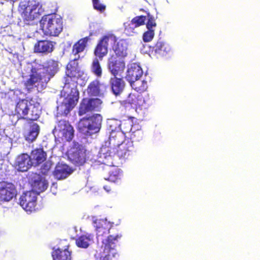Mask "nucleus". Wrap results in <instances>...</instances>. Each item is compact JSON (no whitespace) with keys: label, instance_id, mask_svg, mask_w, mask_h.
<instances>
[{"label":"nucleus","instance_id":"bb28decb","mask_svg":"<svg viewBox=\"0 0 260 260\" xmlns=\"http://www.w3.org/2000/svg\"><path fill=\"white\" fill-rule=\"evenodd\" d=\"M145 20L146 17L143 16H137L134 18L128 25L126 27L125 31L129 34L131 32H135V28L144 24Z\"/></svg>","mask_w":260,"mask_h":260},{"label":"nucleus","instance_id":"f8f14e48","mask_svg":"<svg viewBox=\"0 0 260 260\" xmlns=\"http://www.w3.org/2000/svg\"><path fill=\"white\" fill-rule=\"evenodd\" d=\"M102 101L96 99H84L80 104L79 114L81 116L88 112L99 111L102 109Z\"/></svg>","mask_w":260,"mask_h":260},{"label":"nucleus","instance_id":"2eb2a0df","mask_svg":"<svg viewBox=\"0 0 260 260\" xmlns=\"http://www.w3.org/2000/svg\"><path fill=\"white\" fill-rule=\"evenodd\" d=\"M15 186L7 182H0V201H9L16 196Z\"/></svg>","mask_w":260,"mask_h":260},{"label":"nucleus","instance_id":"4be33fe9","mask_svg":"<svg viewBox=\"0 0 260 260\" xmlns=\"http://www.w3.org/2000/svg\"><path fill=\"white\" fill-rule=\"evenodd\" d=\"M15 164L17 169L21 172L26 171L32 166L29 155L25 153L17 157Z\"/></svg>","mask_w":260,"mask_h":260},{"label":"nucleus","instance_id":"4468645a","mask_svg":"<svg viewBox=\"0 0 260 260\" xmlns=\"http://www.w3.org/2000/svg\"><path fill=\"white\" fill-rule=\"evenodd\" d=\"M108 69L114 77L120 76L125 69V62L123 59L112 56L108 60Z\"/></svg>","mask_w":260,"mask_h":260},{"label":"nucleus","instance_id":"6ab92c4d","mask_svg":"<svg viewBox=\"0 0 260 260\" xmlns=\"http://www.w3.org/2000/svg\"><path fill=\"white\" fill-rule=\"evenodd\" d=\"M142 75L143 71L141 67L139 64L134 63L128 66L125 78L131 83L137 79H139Z\"/></svg>","mask_w":260,"mask_h":260},{"label":"nucleus","instance_id":"c756f323","mask_svg":"<svg viewBox=\"0 0 260 260\" xmlns=\"http://www.w3.org/2000/svg\"><path fill=\"white\" fill-rule=\"evenodd\" d=\"M93 242V236L86 234L80 236L76 239V245L81 248H86Z\"/></svg>","mask_w":260,"mask_h":260},{"label":"nucleus","instance_id":"4c0bfd02","mask_svg":"<svg viewBox=\"0 0 260 260\" xmlns=\"http://www.w3.org/2000/svg\"><path fill=\"white\" fill-rule=\"evenodd\" d=\"M154 36V29H148L143 36V39L145 42H150Z\"/></svg>","mask_w":260,"mask_h":260},{"label":"nucleus","instance_id":"423d86ee","mask_svg":"<svg viewBox=\"0 0 260 260\" xmlns=\"http://www.w3.org/2000/svg\"><path fill=\"white\" fill-rule=\"evenodd\" d=\"M19 10L26 24H32L33 21L38 18L44 11L42 5L36 1H21Z\"/></svg>","mask_w":260,"mask_h":260},{"label":"nucleus","instance_id":"ea45409f","mask_svg":"<svg viewBox=\"0 0 260 260\" xmlns=\"http://www.w3.org/2000/svg\"><path fill=\"white\" fill-rule=\"evenodd\" d=\"M156 26V23L153 18L149 16L148 21L146 26L148 29H154L153 28Z\"/></svg>","mask_w":260,"mask_h":260},{"label":"nucleus","instance_id":"aec40b11","mask_svg":"<svg viewBox=\"0 0 260 260\" xmlns=\"http://www.w3.org/2000/svg\"><path fill=\"white\" fill-rule=\"evenodd\" d=\"M126 102L137 112H139V110L141 111L145 105V101L140 93H131L127 98Z\"/></svg>","mask_w":260,"mask_h":260},{"label":"nucleus","instance_id":"0eeeda50","mask_svg":"<svg viewBox=\"0 0 260 260\" xmlns=\"http://www.w3.org/2000/svg\"><path fill=\"white\" fill-rule=\"evenodd\" d=\"M16 112L20 116L30 120H36L40 114V107L38 103L27 100L19 101L16 106Z\"/></svg>","mask_w":260,"mask_h":260},{"label":"nucleus","instance_id":"58836bf2","mask_svg":"<svg viewBox=\"0 0 260 260\" xmlns=\"http://www.w3.org/2000/svg\"><path fill=\"white\" fill-rule=\"evenodd\" d=\"M93 7L95 10L103 12L105 9V6L101 4L99 0H92Z\"/></svg>","mask_w":260,"mask_h":260},{"label":"nucleus","instance_id":"a878e982","mask_svg":"<svg viewBox=\"0 0 260 260\" xmlns=\"http://www.w3.org/2000/svg\"><path fill=\"white\" fill-rule=\"evenodd\" d=\"M110 84L113 93L116 95L120 94L125 87L124 81L121 78L113 77L110 79Z\"/></svg>","mask_w":260,"mask_h":260},{"label":"nucleus","instance_id":"f03ea898","mask_svg":"<svg viewBox=\"0 0 260 260\" xmlns=\"http://www.w3.org/2000/svg\"><path fill=\"white\" fill-rule=\"evenodd\" d=\"M93 226L97 231L98 241H101L102 256L103 260H111L113 258H117L119 254L115 249L116 242L121 237V235L116 236L110 235L106 238H104V235L109 233L110 229L112 225L110 222H107V219H98L95 217H92Z\"/></svg>","mask_w":260,"mask_h":260},{"label":"nucleus","instance_id":"39448f33","mask_svg":"<svg viewBox=\"0 0 260 260\" xmlns=\"http://www.w3.org/2000/svg\"><path fill=\"white\" fill-rule=\"evenodd\" d=\"M89 39L88 37H85L73 46L71 55L72 60L67 66L66 74L67 77L64 79L66 82L76 81L77 79L82 77L83 72L80 70L77 61L80 58L79 53L83 51Z\"/></svg>","mask_w":260,"mask_h":260},{"label":"nucleus","instance_id":"72a5a7b5","mask_svg":"<svg viewBox=\"0 0 260 260\" xmlns=\"http://www.w3.org/2000/svg\"><path fill=\"white\" fill-rule=\"evenodd\" d=\"M122 128H120V131L123 132L125 135L126 133H132V134L135 133H140V131H139L138 128L137 129H135V126H132V122L129 120L125 121L121 123Z\"/></svg>","mask_w":260,"mask_h":260},{"label":"nucleus","instance_id":"c9c22d12","mask_svg":"<svg viewBox=\"0 0 260 260\" xmlns=\"http://www.w3.org/2000/svg\"><path fill=\"white\" fill-rule=\"evenodd\" d=\"M91 71L98 77H101L102 76V69L99 59L96 57L93 60L91 66Z\"/></svg>","mask_w":260,"mask_h":260},{"label":"nucleus","instance_id":"a19ab883","mask_svg":"<svg viewBox=\"0 0 260 260\" xmlns=\"http://www.w3.org/2000/svg\"><path fill=\"white\" fill-rule=\"evenodd\" d=\"M104 188L105 190H106V191H107V192H109L110 190V187H108L107 186H105L104 187Z\"/></svg>","mask_w":260,"mask_h":260},{"label":"nucleus","instance_id":"20e7f679","mask_svg":"<svg viewBox=\"0 0 260 260\" xmlns=\"http://www.w3.org/2000/svg\"><path fill=\"white\" fill-rule=\"evenodd\" d=\"M126 139L123 132L120 131L111 132L108 141L100 149L98 162L107 165L112 164V156L116 147Z\"/></svg>","mask_w":260,"mask_h":260},{"label":"nucleus","instance_id":"b1692460","mask_svg":"<svg viewBox=\"0 0 260 260\" xmlns=\"http://www.w3.org/2000/svg\"><path fill=\"white\" fill-rule=\"evenodd\" d=\"M40 128L38 124L32 122L24 132V137L26 141L32 142L36 140L39 133Z\"/></svg>","mask_w":260,"mask_h":260},{"label":"nucleus","instance_id":"7c9ffc66","mask_svg":"<svg viewBox=\"0 0 260 260\" xmlns=\"http://www.w3.org/2000/svg\"><path fill=\"white\" fill-rule=\"evenodd\" d=\"M154 48L155 52L160 56H165L171 52L170 46L161 41L157 42Z\"/></svg>","mask_w":260,"mask_h":260},{"label":"nucleus","instance_id":"9b49d317","mask_svg":"<svg viewBox=\"0 0 260 260\" xmlns=\"http://www.w3.org/2000/svg\"><path fill=\"white\" fill-rule=\"evenodd\" d=\"M116 41V38L113 35H108L102 37L99 41L94 51L96 58L100 60L106 56L108 52L109 45H112Z\"/></svg>","mask_w":260,"mask_h":260},{"label":"nucleus","instance_id":"f257e3e1","mask_svg":"<svg viewBox=\"0 0 260 260\" xmlns=\"http://www.w3.org/2000/svg\"><path fill=\"white\" fill-rule=\"evenodd\" d=\"M58 69V62L51 59L43 64L36 62L33 64H29L27 70L30 73V78L25 82V84L28 88L34 86L37 87L38 89H42L57 73Z\"/></svg>","mask_w":260,"mask_h":260},{"label":"nucleus","instance_id":"6e6552de","mask_svg":"<svg viewBox=\"0 0 260 260\" xmlns=\"http://www.w3.org/2000/svg\"><path fill=\"white\" fill-rule=\"evenodd\" d=\"M40 24L43 32L46 35L57 36L62 30L61 19L54 15L43 16Z\"/></svg>","mask_w":260,"mask_h":260},{"label":"nucleus","instance_id":"412c9836","mask_svg":"<svg viewBox=\"0 0 260 260\" xmlns=\"http://www.w3.org/2000/svg\"><path fill=\"white\" fill-rule=\"evenodd\" d=\"M72 172L73 170L69 166L59 163L55 167L53 175L56 179L61 180L67 178Z\"/></svg>","mask_w":260,"mask_h":260},{"label":"nucleus","instance_id":"1a4fd4ad","mask_svg":"<svg viewBox=\"0 0 260 260\" xmlns=\"http://www.w3.org/2000/svg\"><path fill=\"white\" fill-rule=\"evenodd\" d=\"M102 121V117L99 114H94L88 118H84L78 123V130L85 135L90 136L100 131Z\"/></svg>","mask_w":260,"mask_h":260},{"label":"nucleus","instance_id":"f3484780","mask_svg":"<svg viewBox=\"0 0 260 260\" xmlns=\"http://www.w3.org/2000/svg\"><path fill=\"white\" fill-rule=\"evenodd\" d=\"M134 150L133 142L130 139H127L116 147L113 154L116 153L119 157L126 158L132 153Z\"/></svg>","mask_w":260,"mask_h":260},{"label":"nucleus","instance_id":"c85d7f7f","mask_svg":"<svg viewBox=\"0 0 260 260\" xmlns=\"http://www.w3.org/2000/svg\"><path fill=\"white\" fill-rule=\"evenodd\" d=\"M101 85L98 80L91 82L87 89V92L90 96H100L102 94Z\"/></svg>","mask_w":260,"mask_h":260},{"label":"nucleus","instance_id":"dca6fc26","mask_svg":"<svg viewBox=\"0 0 260 260\" xmlns=\"http://www.w3.org/2000/svg\"><path fill=\"white\" fill-rule=\"evenodd\" d=\"M68 156L70 161L76 165H81L85 161V150L79 146L71 148L68 151Z\"/></svg>","mask_w":260,"mask_h":260},{"label":"nucleus","instance_id":"9d476101","mask_svg":"<svg viewBox=\"0 0 260 260\" xmlns=\"http://www.w3.org/2000/svg\"><path fill=\"white\" fill-rule=\"evenodd\" d=\"M56 139L59 141H70L74 137V129L66 120H60L53 131Z\"/></svg>","mask_w":260,"mask_h":260},{"label":"nucleus","instance_id":"5701e85b","mask_svg":"<svg viewBox=\"0 0 260 260\" xmlns=\"http://www.w3.org/2000/svg\"><path fill=\"white\" fill-rule=\"evenodd\" d=\"M32 166H37L43 162L46 158V154L41 148L32 150L29 155Z\"/></svg>","mask_w":260,"mask_h":260},{"label":"nucleus","instance_id":"473e14b6","mask_svg":"<svg viewBox=\"0 0 260 260\" xmlns=\"http://www.w3.org/2000/svg\"><path fill=\"white\" fill-rule=\"evenodd\" d=\"M132 87L140 93L145 91L147 88V83L145 80L137 79L130 83Z\"/></svg>","mask_w":260,"mask_h":260},{"label":"nucleus","instance_id":"393cba45","mask_svg":"<svg viewBox=\"0 0 260 260\" xmlns=\"http://www.w3.org/2000/svg\"><path fill=\"white\" fill-rule=\"evenodd\" d=\"M54 45L52 42L49 41H39L34 47L35 51L42 53H48L53 50Z\"/></svg>","mask_w":260,"mask_h":260},{"label":"nucleus","instance_id":"f704fd0d","mask_svg":"<svg viewBox=\"0 0 260 260\" xmlns=\"http://www.w3.org/2000/svg\"><path fill=\"white\" fill-rule=\"evenodd\" d=\"M122 176V171L118 168H113L112 170L110 171L109 177L107 179L109 181L115 182L118 180L121 179ZM107 180L106 178H105Z\"/></svg>","mask_w":260,"mask_h":260},{"label":"nucleus","instance_id":"7ed1b4c3","mask_svg":"<svg viewBox=\"0 0 260 260\" xmlns=\"http://www.w3.org/2000/svg\"><path fill=\"white\" fill-rule=\"evenodd\" d=\"M76 81H65L61 91V104L57 106L58 114L67 115L75 107L78 100L79 92L76 88Z\"/></svg>","mask_w":260,"mask_h":260},{"label":"nucleus","instance_id":"2f4dec72","mask_svg":"<svg viewBox=\"0 0 260 260\" xmlns=\"http://www.w3.org/2000/svg\"><path fill=\"white\" fill-rule=\"evenodd\" d=\"M53 260H70V252L67 249H57L52 253Z\"/></svg>","mask_w":260,"mask_h":260},{"label":"nucleus","instance_id":"e433bc0d","mask_svg":"<svg viewBox=\"0 0 260 260\" xmlns=\"http://www.w3.org/2000/svg\"><path fill=\"white\" fill-rule=\"evenodd\" d=\"M107 124L111 132L120 131L119 126L121 125V122L115 119H109Z\"/></svg>","mask_w":260,"mask_h":260},{"label":"nucleus","instance_id":"ddd939ff","mask_svg":"<svg viewBox=\"0 0 260 260\" xmlns=\"http://www.w3.org/2000/svg\"><path fill=\"white\" fill-rule=\"evenodd\" d=\"M37 196V193L32 191L23 193L19 199L20 205L26 212H32L36 205Z\"/></svg>","mask_w":260,"mask_h":260},{"label":"nucleus","instance_id":"cd10ccee","mask_svg":"<svg viewBox=\"0 0 260 260\" xmlns=\"http://www.w3.org/2000/svg\"><path fill=\"white\" fill-rule=\"evenodd\" d=\"M127 45L125 40H121L113 47V49L116 55L120 57H124L127 55Z\"/></svg>","mask_w":260,"mask_h":260},{"label":"nucleus","instance_id":"a211bd4d","mask_svg":"<svg viewBox=\"0 0 260 260\" xmlns=\"http://www.w3.org/2000/svg\"><path fill=\"white\" fill-rule=\"evenodd\" d=\"M32 191H34L37 195L45 191L48 187V182L45 179L41 176L35 174L31 181Z\"/></svg>","mask_w":260,"mask_h":260}]
</instances>
